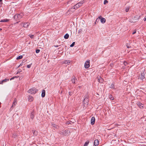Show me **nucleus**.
Here are the masks:
<instances>
[{
	"label": "nucleus",
	"instance_id": "39448f33",
	"mask_svg": "<svg viewBox=\"0 0 146 146\" xmlns=\"http://www.w3.org/2000/svg\"><path fill=\"white\" fill-rule=\"evenodd\" d=\"M98 19H100L101 22L102 23H104L106 21V19L100 16L99 17H98L96 19V22L97 21V20Z\"/></svg>",
	"mask_w": 146,
	"mask_h": 146
},
{
	"label": "nucleus",
	"instance_id": "2eb2a0df",
	"mask_svg": "<svg viewBox=\"0 0 146 146\" xmlns=\"http://www.w3.org/2000/svg\"><path fill=\"white\" fill-rule=\"evenodd\" d=\"M79 7V5H78L77 4L74 5V6L73 7V8L72 7V8L71 9H76Z\"/></svg>",
	"mask_w": 146,
	"mask_h": 146
},
{
	"label": "nucleus",
	"instance_id": "b1692460",
	"mask_svg": "<svg viewBox=\"0 0 146 146\" xmlns=\"http://www.w3.org/2000/svg\"><path fill=\"white\" fill-rule=\"evenodd\" d=\"M98 81L99 82H102L103 80L100 77L98 79Z\"/></svg>",
	"mask_w": 146,
	"mask_h": 146
},
{
	"label": "nucleus",
	"instance_id": "6e6552de",
	"mask_svg": "<svg viewBox=\"0 0 146 146\" xmlns=\"http://www.w3.org/2000/svg\"><path fill=\"white\" fill-rule=\"evenodd\" d=\"M95 122V118L94 117H92L91 119V123L92 125H93L94 124Z\"/></svg>",
	"mask_w": 146,
	"mask_h": 146
},
{
	"label": "nucleus",
	"instance_id": "72a5a7b5",
	"mask_svg": "<svg viewBox=\"0 0 146 146\" xmlns=\"http://www.w3.org/2000/svg\"><path fill=\"white\" fill-rule=\"evenodd\" d=\"M40 52V50L39 49H36V52L37 53H38Z\"/></svg>",
	"mask_w": 146,
	"mask_h": 146
},
{
	"label": "nucleus",
	"instance_id": "79ce46f5",
	"mask_svg": "<svg viewBox=\"0 0 146 146\" xmlns=\"http://www.w3.org/2000/svg\"><path fill=\"white\" fill-rule=\"evenodd\" d=\"M123 63L125 65H126L127 64V62H124Z\"/></svg>",
	"mask_w": 146,
	"mask_h": 146
},
{
	"label": "nucleus",
	"instance_id": "f257e3e1",
	"mask_svg": "<svg viewBox=\"0 0 146 146\" xmlns=\"http://www.w3.org/2000/svg\"><path fill=\"white\" fill-rule=\"evenodd\" d=\"M23 13H21L20 14H16L14 16V19L16 20H19L21 19L24 16Z\"/></svg>",
	"mask_w": 146,
	"mask_h": 146
},
{
	"label": "nucleus",
	"instance_id": "423d86ee",
	"mask_svg": "<svg viewBox=\"0 0 146 146\" xmlns=\"http://www.w3.org/2000/svg\"><path fill=\"white\" fill-rule=\"evenodd\" d=\"M90 60L87 61L85 62L84 65V67L86 68H88L90 67Z\"/></svg>",
	"mask_w": 146,
	"mask_h": 146
},
{
	"label": "nucleus",
	"instance_id": "37998d69",
	"mask_svg": "<svg viewBox=\"0 0 146 146\" xmlns=\"http://www.w3.org/2000/svg\"><path fill=\"white\" fill-rule=\"evenodd\" d=\"M23 62L22 63H21V64H20V65L18 66V67H19L20 66H21L23 64Z\"/></svg>",
	"mask_w": 146,
	"mask_h": 146
},
{
	"label": "nucleus",
	"instance_id": "bb28decb",
	"mask_svg": "<svg viewBox=\"0 0 146 146\" xmlns=\"http://www.w3.org/2000/svg\"><path fill=\"white\" fill-rule=\"evenodd\" d=\"M109 98L111 100H113L114 99L113 97L111 95H109Z\"/></svg>",
	"mask_w": 146,
	"mask_h": 146
},
{
	"label": "nucleus",
	"instance_id": "0eeeda50",
	"mask_svg": "<svg viewBox=\"0 0 146 146\" xmlns=\"http://www.w3.org/2000/svg\"><path fill=\"white\" fill-rule=\"evenodd\" d=\"M77 80L75 76H72V81L73 84L76 83V81Z\"/></svg>",
	"mask_w": 146,
	"mask_h": 146
},
{
	"label": "nucleus",
	"instance_id": "09e8293b",
	"mask_svg": "<svg viewBox=\"0 0 146 146\" xmlns=\"http://www.w3.org/2000/svg\"><path fill=\"white\" fill-rule=\"evenodd\" d=\"M2 30V29H0V31H1Z\"/></svg>",
	"mask_w": 146,
	"mask_h": 146
},
{
	"label": "nucleus",
	"instance_id": "dca6fc26",
	"mask_svg": "<svg viewBox=\"0 0 146 146\" xmlns=\"http://www.w3.org/2000/svg\"><path fill=\"white\" fill-rule=\"evenodd\" d=\"M9 21V19H2L0 21V22H7Z\"/></svg>",
	"mask_w": 146,
	"mask_h": 146
},
{
	"label": "nucleus",
	"instance_id": "5701e85b",
	"mask_svg": "<svg viewBox=\"0 0 146 146\" xmlns=\"http://www.w3.org/2000/svg\"><path fill=\"white\" fill-rule=\"evenodd\" d=\"M139 107L141 108H143V104H142L141 103H139L138 104Z\"/></svg>",
	"mask_w": 146,
	"mask_h": 146
},
{
	"label": "nucleus",
	"instance_id": "1a4fd4ad",
	"mask_svg": "<svg viewBox=\"0 0 146 146\" xmlns=\"http://www.w3.org/2000/svg\"><path fill=\"white\" fill-rule=\"evenodd\" d=\"M29 23H23V27L25 28H27L29 25Z\"/></svg>",
	"mask_w": 146,
	"mask_h": 146
},
{
	"label": "nucleus",
	"instance_id": "2f4dec72",
	"mask_svg": "<svg viewBox=\"0 0 146 146\" xmlns=\"http://www.w3.org/2000/svg\"><path fill=\"white\" fill-rule=\"evenodd\" d=\"M29 36L31 38H34V35H29Z\"/></svg>",
	"mask_w": 146,
	"mask_h": 146
},
{
	"label": "nucleus",
	"instance_id": "a211bd4d",
	"mask_svg": "<svg viewBox=\"0 0 146 146\" xmlns=\"http://www.w3.org/2000/svg\"><path fill=\"white\" fill-rule=\"evenodd\" d=\"M9 80V79H5V80H2L0 82V84H2L3 82H7Z\"/></svg>",
	"mask_w": 146,
	"mask_h": 146
},
{
	"label": "nucleus",
	"instance_id": "58836bf2",
	"mask_svg": "<svg viewBox=\"0 0 146 146\" xmlns=\"http://www.w3.org/2000/svg\"><path fill=\"white\" fill-rule=\"evenodd\" d=\"M73 0H69L67 2L68 4L71 3V2Z\"/></svg>",
	"mask_w": 146,
	"mask_h": 146
},
{
	"label": "nucleus",
	"instance_id": "c756f323",
	"mask_svg": "<svg viewBox=\"0 0 146 146\" xmlns=\"http://www.w3.org/2000/svg\"><path fill=\"white\" fill-rule=\"evenodd\" d=\"M89 143V142H86L84 145V146H87L88 144Z\"/></svg>",
	"mask_w": 146,
	"mask_h": 146
},
{
	"label": "nucleus",
	"instance_id": "4c0bfd02",
	"mask_svg": "<svg viewBox=\"0 0 146 146\" xmlns=\"http://www.w3.org/2000/svg\"><path fill=\"white\" fill-rule=\"evenodd\" d=\"M17 136V135H16V134L15 133H14V134H13V137H16Z\"/></svg>",
	"mask_w": 146,
	"mask_h": 146
},
{
	"label": "nucleus",
	"instance_id": "f8f14e48",
	"mask_svg": "<svg viewBox=\"0 0 146 146\" xmlns=\"http://www.w3.org/2000/svg\"><path fill=\"white\" fill-rule=\"evenodd\" d=\"M84 3V0L81 1L80 2H79L77 3L78 5H79V7H80L82 6V5Z\"/></svg>",
	"mask_w": 146,
	"mask_h": 146
},
{
	"label": "nucleus",
	"instance_id": "c85d7f7f",
	"mask_svg": "<svg viewBox=\"0 0 146 146\" xmlns=\"http://www.w3.org/2000/svg\"><path fill=\"white\" fill-rule=\"evenodd\" d=\"M129 7H128L125 9V11L126 12H127L129 11Z\"/></svg>",
	"mask_w": 146,
	"mask_h": 146
},
{
	"label": "nucleus",
	"instance_id": "aec40b11",
	"mask_svg": "<svg viewBox=\"0 0 146 146\" xmlns=\"http://www.w3.org/2000/svg\"><path fill=\"white\" fill-rule=\"evenodd\" d=\"M28 99L31 102L33 100V98L31 96H29L28 97Z\"/></svg>",
	"mask_w": 146,
	"mask_h": 146
},
{
	"label": "nucleus",
	"instance_id": "6ab92c4d",
	"mask_svg": "<svg viewBox=\"0 0 146 146\" xmlns=\"http://www.w3.org/2000/svg\"><path fill=\"white\" fill-rule=\"evenodd\" d=\"M70 63V61L68 60H65L64 62V63L66 64H69Z\"/></svg>",
	"mask_w": 146,
	"mask_h": 146
},
{
	"label": "nucleus",
	"instance_id": "20e7f679",
	"mask_svg": "<svg viewBox=\"0 0 146 146\" xmlns=\"http://www.w3.org/2000/svg\"><path fill=\"white\" fill-rule=\"evenodd\" d=\"M139 78L141 80H143L145 78V74L144 72L141 73L139 75Z\"/></svg>",
	"mask_w": 146,
	"mask_h": 146
},
{
	"label": "nucleus",
	"instance_id": "e433bc0d",
	"mask_svg": "<svg viewBox=\"0 0 146 146\" xmlns=\"http://www.w3.org/2000/svg\"><path fill=\"white\" fill-rule=\"evenodd\" d=\"M69 94L70 96H72L73 94V93L72 92H69Z\"/></svg>",
	"mask_w": 146,
	"mask_h": 146
},
{
	"label": "nucleus",
	"instance_id": "f03ea898",
	"mask_svg": "<svg viewBox=\"0 0 146 146\" xmlns=\"http://www.w3.org/2000/svg\"><path fill=\"white\" fill-rule=\"evenodd\" d=\"M37 91L38 90L37 89L34 88L29 89L28 90V92L29 93H30L31 94H34L36 93Z\"/></svg>",
	"mask_w": 146,
	"mask_h": 146
},
{
	"label": "nucleus",
	"instance_id": "3c124183",
	"mask_svg": "<svg viewBox=\"0 0 146 146\" xmlns=\"http://www.w3.org/2000/svg\"><path fill=\"white\" fill-rule=\"evenodd\" d=\"M127 47L128 48H129V47H128V46H127Z\"/></svg>",
	"mask_w": 146,
	"mask_h": 146
},
{
	"label": "nucleus",
	"instance_id": "412c9836",
	"mask_svg": "<svg viewBox=\"0 0 146 146\" xmlns=\"http://www.w3.org/2000/svg\"><path fill=\"white\" fill-rule=\"evenodd\" d=\"M69 37V35L68 34H66L64 36V38L65 39H67Z\"/></svg>",
	"mask_w": 146,
	"mask_h": 146
},
{
	"label": "nucleus",
	"instance_id": "c9c22d12",
	"mask_svg": "<svg viewBox=\"0 0 146 146\" xmlns=\"http://www.w3.org/2000/svg\"><path fill=\"white\" fill-rule=\"evenodd\" d=\"M27 67L28 68H30L31 67V64H29L27 65Z\"/></svg>",
	"mask_w": 146,
	"mask_h": 146
},
{
	"label": "nucleus",
	"instance_id": "c03bdc74",
	"mask_svg": "<svg viewBox=\"0 0 146 146\" xmlns=\"http://www.w3.org/2000/svg\"><path fill=\"white\" fill-rule=\"evenodd\" d=\"M136 33V31H134V32L132 33V34H133V35H134V34H135Z\"/></svg>",
	"mask_w": 146,
	"mask_h": 146
},
{
	"label": "nucleus",
	"instance_id": "8fccbe9b",
	"mask_svg": "<svg viewBox=\"0 0 146 146\" xmlns=\"http://www.w3.org/2000/svg\"><path fill=\"white\" fill-rule=\"evenodd\" d=\"M2 0H0V2H1V1H2Z\"/></svg>",
	"mask_w": 146,
	"mask_h": 146
},
{
	"label": "nucleus",
	"instance_id": "473e14b6",
	"mask_svg": "<svg viewBox=\"0 0 146 146\" xmlns=\"http://www.w3.org/2000/svg\"><path fill=\"white\" fill-rule=\"evenodd\" d=\"M108 1H107V0H104V4H106L107 3H108Z\"/></svg>",
	"mask_w": 146,
	"mask_h": 146
},
{
	"label": "nucleus",
	"instance_id": "a878e982",
	"mask_svg": "<svg viewBox=\"0 0 146 146\" xmlns=\"http://www.w3.org/2000/svg\"><path fill=\"white\" fill-rule=\"evenodd\" d=\"M110 88H114V85L113 84H111Z\"/></svg>",
	"mask_w": 146,
	"mask_h": 146
},
{
	"label": "nucleus",
	"instance_id": "ea45409f",
	"mask_svg": "<svg viewBox=\"0 0 146 146\" xmlns=\"http://www.w3.org/2000/svg\"><path fill=\"white\" fill-rule=\"evenodd\" d=\"M16 77H13L10 79V80H13L15 78H16Z\"/></svg>",
	"mask_w": 146,
	"mask_h": 146
},
{
	"label": "nucleus",
	"instance_id": "7c9ffc66",
	"mask_svg": "<svg viewBox=\"0 0 146 146\" xmlns=\"http://www.w3.org/2000/svg\"><path fill=\"white\" fill-rule=\"evenodd\" d=\"M75 44V42H73L72 44H71L70 46V47H72L73 46L74 44Z\"/></svg>",
	"mask_w": 146,
	"mask_h": 146
},
{
	"label": "nucleus",
	"instance_id": "a19ab883",
	"mask_svg": "<svg viewBox=\"0 0 146 146\" xmlns=\"http://www.w3.org/2000/svg\"><path fill=\"white\" fill-rule=\"evenodd\" d=\"M70 123V122L69 121H68L66 122V124H69Z\"/></svg>",
	"mask_w": 146,
	"mask_h": 146
},
{
	"label": "nucleus",
	"instance_id": "ddd939ff",
	"mask_svg": "<svg viewBox=\"0 0 146 146\" xmlns=\"http://www.w3.org/2000/svg\"><path fill=\"white\" fill-rule=\"evenodd\" d=\"M17 103L16 100V99H15L13 102V104L12 106L11 107L13 108L14 106H15L17 104Z\"/></svg>",
	"mask_w": 146,
	"mask_h": 146
},
{
	"label": "nucleus",
	"instance_id": "4468645a",
	"mask_svg": "<svg viewBox=\"0 0 146 146\" xmlns=\"http://www.w3.org/2000/svg\"><path fill=\"white\" fill-rule=\"evenodd\" d=\"M45 95V91L43 90L42 91V93L41 94V96L42 97H44Z\"/></svg>",
	"mask_w": 146,
	"mask_h": 146
},
{
	"label": "nucleus",
	"instance_id": "a18cd8bd",
	"mask_svg": "<svg viewBox=\"0 0 146 146\" xmlns=\"http://www.w3.org/2000/svg\"><path fill=\"white\" fill-rule=\"evenodd\" d=\"M144 20L145 21L146 20V17L144 18Z\"/></svg>",
	"mask_w": 146,
	"mask_h": 146
},
{
	"label": "nucleus",
	"instance_id": "393cba45",
	"mask_svg": "<svg viewBox=\"0 0 146 146\" xmlns=\"http://www.w3.org/2000/svg\"><path fill=\"white\" fill-rule=\"evenodd\" d=\"M23 57L22 56V55H20V56H18V57H17V58H16V59H17V60H19V59H21L22 58H23Z\"/></svg>",
	"mask_w": 146,
	"mask_h": 146
},
{
	"label": "nucleus",
	"instance_id": "9d476101",
	"mask_svg": "<svg viewBox=\"0 0 146 146\" xmlns=\"http://www.w3.org/2000/svg\"><path fill=\"white\" fill-rule=\"evenodd\" d=\"M52 127L54 128V129H58L59 128L58 126L57 125L54 123H52Z\"/></svg>",
	"mask_w": 146,
	"mask_h": 146
},
{
	"label": "nucleus",
	"instance_id": "cd10ccee",
	"mask_svg": "<svg viewBox=\"0 0 146 146\" xmlns=\"http://www.w3.org/2000/svg\"><path fill=\"white\" fill-rule=\"evenodd\" d=\"M68 132V131L65 130L64 131V133H63V134H64V135H66L67 134Z\"/></svg>",
	"mask_w": 146,
	"mask_h": 146
},
{
	"label": "nucleus",
	"instance_id": "4be33fe9",
	"mask_svg": "<svg viewBox=\"0 0 146 146\" xmlns=\"http://www.w3.org/2000/svg\"><path fill=\"white\" fill-rule=\"evenodd\" d=\"M31 118L33 119L34 117V113L33 112H32L31 113V115H30Z\"/></svg>",
	"mask_w": 146,
	"mask_h": 146
},
{
	"label": "nucleus",
	"instance_id": "7ed1b4c3",
	"mask_svg": "<svg viewBox=\"0 0 146 146\" xmlns=\"http://www.w3.org/2000/svg\"><path fill=\"white\" fill-rule=\"evenodd\" d=\"M89 102V99L88 98V96L85 97L83 101V104L84 106H87L88 104V102Z\"/></svg>",
	"mask_w": 146,
	"mask_h": 146
},
{
	"label": "nucleus",
	"instance_id": "f704fd0d",
	"mask_svg": "<svg viewBox=\"0 0 146 146\" xmlns=\"http://www.w3.org/2000/svg\"><path fill=\"white\" fill-rule=\"evenodd\" d=\"M21 72V69H19L18 70V72H17V74Z\"/></svg>",
	"mask_w": 146,
	"mask_h": 146
},
{
	"label": "nucleus",
	"instance_id": "9b49d317",
	"mask_svg": "<svg viewBox=\"0 0 146 146\" xmlns=\"http://www.w3.org/2000/svg\"><path fill=\"white\" fill-rule=\"evenodd\" d=\"M99 144V141L98 139H96L94 141V145L95 146L98 145Z\"/></svg>",
	"mask_w": 146,
	"mask_h": 146
},
{
	"label": "nucleus",
	"instance_id": "49530a36",
	"mask_svg": "<svg viewBox=\"0 0 146 146\" xmlns=\"http://www.w3.org/2000/svg\"><path fill=\"white\" fill-rule=\"evenodd\" d=\"M55 46V47H58V45H56V46Z\"/></svg>",
	"mask_w": 146,
	"mask_h": 146
},
{
	"label": "nucleus",
	"instance_id": "de8ad7c7",
	"mask_svg": "<svg viewBox=\"0 0 146 146\" xmlns=\"http://www.w3.org/2000/svg\"><path fill=\"white\" fill-rule=\"evenodd\" d=\"M130 21L131 22H134V21Z\"/></svg>",
	"mask_w": 146,
	"mask_h": 146
},
{
	"label": "nucleus",
	"instance_id": "f3484780",
	"mask_svg": "<svg viewBox=\"0 0 146 146\" xmlns=\"http://www.w3.org/2000/svg\"><path fill=\"white\" fill-rule=\"evenodd\" d=\"M32 132L33 133L34 135H35L36 136L38 134V132L37 131L32 130Z\"/></svg>",
	"mask_w": 146,
	"mask_h": 146
}]
</instances>
